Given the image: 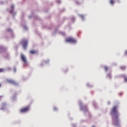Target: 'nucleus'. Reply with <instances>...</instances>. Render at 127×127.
<instances>
[{
  "instance_id": "obj_1",
  "label": "nucleus",
  "mask_w": 127,
  "mask_h": 127,
  "mask_svg": "<svg viewBox=\"0 0 127 127\" xmlns=\"http://www.w3.org/2000/svg\"><path fill=\"white\" fill-rule=\"evenodd\" d=\"M118 109V106H115L112 108L110 112L111 115L112 116L113 123L115 124H117L119 122V114Z\"/></svg>"
},
{
  "instance_id": "obj_2",
  "label": "nucleus",
  "mask_w": 127,
  "mask_h": 127,
  "mask_svg": "<svg viewBox=\"0 0 127 127\" xmlns=\"http://www.w3.org/2000/svg\"><path fill=\"white\" fill-rule=\"evenodd\" d=\"M65 42L70 43H76V40L72 37H68L65 39Z\"/></svg>"
},
{
  "instance_id": "obj_3",
  "label": "nucleus",
  "mask_w": 127,
  "mask_h": 127,
  "mask_svg": "<svg viewBox=\"0 0 127 127\" xmlns=\"http://www.w3.org/2000/svg\"><path fill=\"white\" fill-rule=\"evenodd\" d=\"M29 110V107H26L22 108L20 110V112L21 113H24L27 112Z\"/></svg>"
},
{
  "instance_id": "obj_4",
  "label": "nucleus",
  "mask_w": 127,
  "mask_h": 127,
  "mask_svg": "<svg viewBox=\"0 0 127 127\" xmlns=\"http://www.w3.org/2000/svg\"><path fill=\"white\" fill-rule=\"evenodd\" d=\"M21 59L24 64H27V59L24 55L21 54Z\"/></svg>"
},
{
  "instance_id": "obj_5",
  "label": "nucleus",
  "mask_w": 127,
  "mask_h": 127,
  "mask_svg": "<svg viewBox=\"0 0 127 127\" xmlns=\"http://www.w3.org/2000/svg\"><path fill=\"white\" fill-rule=\"evenodd\" d=\"M23 42V46L24 47V49H26L27 46V40H23L22 41Z\"/></svg>"
},
{
  "instance_id": "obj_6",
  "label": "nucleus",
  "mask_w": 127,
  "mask_h": 127,
  "mask_svg": "<svg viewBox=\"0 0 127 127\" xmlns=\"http://www.w3.org/2000/svg\"><path fill=\"white\" fill-rule=\"evenodd\" d=\"M7 82L13 85H17V83L13 80L8 79Z\"/></svg>"
},
{
  "instance_id": "obj_7",
  "label": "nucleus",
  "mask_w": 127,
  "mask_h": 127,
  "mask_svg": "<svg viewBox=\"0 0 127 127\" xmlns=\"http://www.w3.org/2000/svg\"><path fill=\"white\" fill-rule=\"evenodd\" d=\"M30 53L32 55H35L37 53V52L35 50H31L30 51Z\"/></svg>"
},
{
  "instance_id": "obj_8",
  "label": "nucleus",
  "mask_w": 127,
  "mask_h": 127,
  "mask_svg": "<svg viewBox=\"0 0 127 127\" xmlns=\"http://www.w3.org/2000/svg\"><path fill=\"white\" fill-rule=\"evenodd\" d=\"M11 8L12 9V10H10V13L12 14L13 13V9H14V5H12L11 6Z\"/></svg>"
},
{
  "instance_id": "obj_9",
  "label": "nucleus",
  "mask_w": 127,
  "mask_h": 127,
  "mask_svg": "<svg viewBox=\"0 0 127 127\" xmlns=\"http://www.w3.org/2000/svg\"><path fill=\"white\" fill-rule=\"evenodd\" d=\"M120 68H121V69H122L123 70H125L126 69V66H120Z\"/></svg>"
},
{
  "instance_id": "obj_10",
  "label": "nucleus",
  "mask_w": 127,
  "mask_h": 127,
  "mask_svg": "<svg viewBox=\"0 0 127 127\" xmlns=\"http://www.w3.org/2000/svg\"><path fill=\"white\" fill-rule=\"evenodd\" d=\"M110 2L111 3V4H114L115 1L114 0H110Z\"/></svg>"
},
{
  "instance_id": "obj_11",
  "label": "nucleus",
  "mask_w": 127,
  "mask_h": 127,
  "mask_svg": "<svg viewBox=\"0 0 127 127\" xmlns=\"http://www.w3.org/2000/svg\"><path fill=\"white\" fill-rule=\"evenodd\" d=\"M108 69H109V68H108V66H104L105 71H108Z\"/></svg>"
},
{
  "instance_id": "obj_12",
  "label": "nucleus",
  "mask_w": 127,
  "mask_h": 127,
  "mask_svg": "<svg viewBox=\"0 0 127 127\" xmlns=\"http://www.w3.org/2000/svg\"><path fill=\"white\" fill-rule=\"evenodd\" d=\"M4 71V69L3 68H0V73H1Z\"/></svg>"
},
{
  "instance_id": "obj_13",
  "label": "nucleus",
  "mask_w": 127,
  "mask_h": 127,
  "mask_svg": "<svg viewBox=\"0 0 127 127\" xmlns=\"http://www.w3.org/2000/svg\"><path fill=\"white\" fill-rule=\"evenodd\" d=\"M108 76L110 78H111V75L110 74H108Z\"/></svg>"
},
{
  "instance_id": "obj_14",
  "label": "nucleus",
  "mask_w": 127,
  "mask_h": 127,
  "mask_svg": "<svg viewBox=\"0 0 127 127\" xmlns=\"http://www.w3.org/2000/svg\"><path fill=\"white\" fill-rule=\"evenodd\" d=\"M125 81L127 82V77L125 78Z\"/></svg>"
},
{
  "instance_id": "obj_15",
  "label": "nucleus",
  "mask_w": 127,
  "mask_h": 127,
  "mask_svg": "<svg viewBox=\"0 0 127 127\" xmlns=\"http://www.w3.org/2000/svg\"><path fill=\"white\" fill-rule=\"evenodd\" d=\"M125 54H126V55H127V51H126Z\"/></svg>"
},
{
  "instance_id": "obj_16",
  "label": "nucleus",
  "mask_w": 127,
  "mask_h": 127,
  "mask_svg": "<svg viewBox=\"0 0 127 127\" xmlns=\"http://www.w3.org/2000/svg\"><path fill=\"white\" fill-rule=\"evenodd\" d=\"M65 33H63V35H64Z\"/></svg>"
},
{
  "instance_id": "obj_17",
  "label": "nucleus",
  "mask_w": 127,
  "mask_h": 127,
  "mask_svg": "<svg viewBox=\"0 0 127 127\" xmlns=\"http://www.w3.org/2000/svg\"><path fill=\"white\" fill-rule=\"evenodd\" d=\"M122 94V93H120L119 95H121Z\"/></svg>"
},
{
  "instance_id": "obj_18",
  "label": "nucleus",
  "mask_w": 127,
  "mask_h": 127,
  "mask_svg": "<svg viewBox=\"0 0 127 127\" xmlns=\"http://www.w3.org/2000/svg\"><path fill=\"white\" fill-rule=\"evenodd\" d=\"M14 71H15V72L16 71V69L15 68H14Z\"/></svg>"
},
{
  "instance_id": "obj_19",
  "label": "nucleus",
  "mask_w": 127,
  "mask_h": 127,
  "mask_svg": "<svg viewBox=\"0 0 127 127\" xmlns=\"http://www.w3.org/2000/svg\"><path fill=\"white\" fill-rule=\"evenodd\" d=\"M54 109H55V110H56V108H55Z\"/></svg>"
},
{
  "instance_id": "obj_20",
  "label": "nucleus",
  "mask_w": 127,
  "mask_h": 127,
  "mask_svg": "<svg viewBox=\"0 0 127 127\" xmlns=\"http://www.w3.org/2000/svg\"><path fill=\"white\" fill-rule=\"evenodd\" d=\"M92 127H95V126H93Z\"/></svg>"
},
{
  "instance_id": "obj_21",
  "label": "nucleus",
  "mask_w": 127,
  "mask_h": 127,
  "mask_svg": "<svg viewBox=\"0 0 127 127\" xmlns=\"http://www.w3.org/2000/svg\"><path fill=\"white\" fill-rule=\"evenodd\" d=\"M1 87V84H0V87Z\"/></svg>"
}]
</instances>
